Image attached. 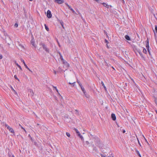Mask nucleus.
I'll use <instances>...</instances> for the list:
<instances>
[{
	"instance_id": "1",
	"label": "nucleus",
	"mask_w": 157,
	"mask_h": 157,
	"mask_svg": "<svg viewBox=\"0 0 157 157\" xmlns=\"http://www.w3.org/2000/svg\"><path fill=\"white\" fill-rule=\"evenodd\" d=\"M40 45H41L43 48V49L45 50V51L48 53H49V49L47 48V46L43 43H41L40 44Z\"/></svg>"
},
{
	"instance_id": "2",
	"label": "nucleus",
	"mask_w": 157,
	"mask_h": 157,
	"mask_svg": "<svg viewBox=\"0 0 157 157\" xmlns=\"http://www.w3.org/2000/svg\"><path fill=\"white\" fill-rule=\"evenodd\" d=\"M155 29H153V31L154 33L155 38L156 39L157 37V26L155 25Z\"/></svg>"
},
{
	"instance_id": "3",
	"label": "nucleus",
	"mask_w": 157,
	"mask_h": 157,
	"mask_svg": "<svg viewBox=\"0 0 157 157\" xmlns=\"http://www.w3.org/2000/svg\"><path fill=\"white\" fill-rule=\"evenodd\" d=\"M21 61L22 62H23V63L24 64V66L25 67V68H26L28 70L32 73H33V71L30 69L27 66V65L25 64L24 60L23 59H21Z\"/></svg>"
},
{
	"instance_id": "4",
	"label": "nucleus",
	"mask_w": 157,
	"mask_h": 157,
	"mask_svg": "<svg viewBox=\"0 0 157 157\" xmlns=\"http://www.w3.org/2000/svg\"><path fill=\"white\" fill-rule=\"evenodd\" d=\"M47 17L48 18H50L52 17V15L51 13V12L49 10H48L47 12Z\"/></svg>"
},
{
	"instance_id": "5",
	"label": "nucleus",
	"mask_w": 157,
	"mask_h": 157,
	"mask_svg": "<svg viewBox=\"0 0 157 157\" xmlns=\"http://www.w3.org/2000/svg\"><path fill=\"white\" fill-rule=\"evenodd\" d=\"M146 48L147 50H149V40L147 38L146 41Z\"/></svg>"
},
{
	"instance_id": "6",
	"label": "nucleus",
	"mask_w": 157,
	"mask_h": 157,
	"mask_svg": "<svg viewBox=\"0 0 157 157\" xmlns=\"http://www.w3.org/2000/svg\"><path fill=\"white\" fill-rule=\"evenodd\" d=\"M54 2L59 4H62L64 2L63 0H55Z\"/></svg>"
},
{
	"instance_id": "7",
	"label": "nucleus",
	"mask_w": 157,
	"mask_h": 157,
	"mask_svg": "<svg viewBox=\"0 0 157 157\" xmlns=\"http://www.w3.org/2000/svg\"><path fill=\"white\" fill-rule=\"evenodd\" d=\"M111 117L113 120L115 121L116 120V117L114 113H112L111 114Z\"/></svg>"
},
{
	"instance_id": "8",
	"label": "nucleus",
	"mask_w": 157,
	"mask_h": 157,
	"mask_svg": "<svg viewBox=\"0 0 157 157\" xmlns=\"http://www.w3.org/2000/svg\"><path fill=\"white\" fill-rule=\"evenodd\" d=\"M137 52L139 53V54L140 55V56L143 58H144L143 55L141 52L140 50H138L137 51Z\"/></svg>"
},
{
	"instance_id": "9",
	"label": "nucleus",
	"mask_w": 157,
	"mask_h": 157,
	"mask_svg": "<svg viewBox=\"0 0 157 157\" xmlns=\"http://www.w3.org/2000/svg\"><path fill=\"white\" fill-rule=\"evenodd\" d=\"M125 38L128 40H130L131 39L130 37L128 35H126L125 36Z\"/></svg>"
},
{
	"instance_id": "10",
	"label": "nucleus",
	"mask_w": 157,
	"mask_h": 157,
	"mask_svg": "<svg viewBox=\"0 0 157 157\" xmlns=\"http://www.w3.org/2000/svg\"><path fill=\"white\" fill-rule=\"evenodd\" d=\"M62 61H63V64H65V65H67L68 67L69 66V64L66 61H65V60H64L63 59V60Z\"/></svg>"
},
{
	"instance_id": "11",
	"label": "nucleus",
	"mask_w": 157,
	"mask_h": 157,
	"mask_svg": "<svg viewBox=\"0 0 157 157\" xmlns=\"http://www.w3.org/2000/svg\"><path fill=\"white\" fill-rule=\"evenodd\" d=\"M58 21L60 23L61 25H62V27L63 28H64V26H63V23L62 21L59 20Z\"/></svg>"
},
{
	"instance_id": "12",
	"label": "nucleus",
	"mask_w": 157,
	"mask_h": 157,
	"mask_svg": "<svg viewBox=\"0 0 157 157\" xmlns=\"http://www.w3.org/2000/svg\"><path fill=\"white\" fill-rule=\"evenodd\" d=\"M102 4H103L104 6L107 8H108L109 7V5H108L107 4H106V3L103 2L102 3H101Z\"/></svg>"
},
{
	"instance_id": "13",
	"label": "nucleus",
	"mask_w": 157,
	"mask_h": 157,
	"mask_svg": "<svg viewBox=\"0 0 157 157\" xmlns=\"http://www.w3.org/2000/svg\"><path fill=\"white\" fill-rule=\"evenodd\" d=\"M29 93L30 94L31 96H32L33 95V91L32 90H31V89L29 90Z\"/></svg>"
},
{
	"instance_id": "14",
	"label": "nucleus",
	"mask_w": 157,
	"mask_h": 157,
	"mask_svg": "<svg viewBox=\"0 0 157 157\" xmlns=\"http://www.w3.org/2000/svg\"><path fill=\"white\" fill-rule=\"evenodd\" d=\"M101 84L102 86H103V87L104 88L105 90H107L105 86V85L103 82L102 81H101Z\"/></svg>"
},
{
	"instance_id": "15",
	"label": "nucleus",
	"mask_w": 157,
	"mask_h": 157,
	"mask_svg": "<svg viewBox=\"0 0 157 157\" xmlns=\"http://www.w3.org/2000/svg\"><path fill=\"white\" fill-rule=\"evenodd\" d=\"M9 131L11 133H13L14 135V132L13 129L12 128H11L9 130Z\"/></svg>"
},
{
	"instance_id": "16",
	"label": "nucleus",
	"mask_w": 157,
	"mask_h": 157,
	"mask_svg": "<svg viewBox=\"0 0 157 157\" xmlns=\"http://www.w3.org/2000/svg\"><path fill=\"white\" fill-rule=\"evenodd\" d=\"M16 65L20 68V69L21 70H22V69L21 67V66L19 65L18 63H17L16 62H15Z\"/></svg>"
},
{
	"instance_id": "17",
	"label": "nucleus",
	"mask_w": 157,
	"mask_h": 157,
	"mask_svg": "<svg viewBox=\"0 0 157 157\" xmlns=\"http://www.w3.org/2000/svg\"><path fill=\"white\" fill-rule=\"evenodd\" d=\"M5 126L7 127V128L9 130L11 128L7 124H5Z\"/></svg>"
},
{
	"instance_id": "18",
	"label": "nucleus",
	"mask_w": 157,
	"mask_h": 157,
	"mask_svg": "<svg viewBox=\"0 0 157 157\" xmlns=\"http://www.w3.org/2000/svg\"><path fill=\"white\" fill-rule=\"evenodd\" d=\"M143 53L147 54V51L145 48H144L143 51Z\"/></svg>"
},
{
	"instance_id": "19",
	"label": "nucleus",
	"mask_w": 157,
	"mask_h": 157,
	"mask_svg": "<svg viewBox=\"0 0 157 157\" xmlns=\"http://www.w3.org/2000/svg\"><path fill=\"white\" fill-rule=\"evenodd\" d=\"M44 26H45V29L47 31H49V29L48 27L45 25V24L44 25Z\"/></svg>"
},
{
	"instance_id": "20",
	"label": "nucleus",
	"mask_w": 157,
	"mask_h": 157,
	"mask_svg": "<svg viewBox=\"0 0 157 157\" xmlns=\"http://www.w3.org/2000/svg\"><path fill=\"white\" fill-rule=\"evenodd\" d=\"M75 82H73L72 83H71V82H69V84H71V85H73V86H74L75 85Z\"/></svg>"
},
{
	"instance_id": "21",
	"label": "nucleus",
	"mask_w": 157,
	"mask_h": 157,
	"mask_svg": "<svg viewBox=\"0 0 157 157\" xmlns=\"http://www.w3.org/2000/svg\"><path fill=\"white\" fill-rule=\"evenodd\" d=\"M66 135L68 137H70L71 136L70 134L68 132H66Z\"/></svg>"
},
{
	"instance_id": "22",
	"label": "nucleus",
	"mask_w": 157,
	"mask_h": 157,
	"mask_svg": "<svg viewBox=\"0 0 157 157\" xmlns=\"http://www.w3.org/2000/svg\"><path fill=\"white\" fill-rule=\"evenodd\" d=\"M74 130H75V131L76 132V133L78 134V133H79V132L78 131V129H77L76 128H74Z\"/></svg>"
},
{
	"instance_id": "23",
	"label": "nucleus",
	"mask_w": 157,
	"mask_h": 157,
	"mask_svg": "<svg viewBox=\"0 0 157 157\" xmlns=\"http://www.w3.org/2000/svg\"><path fill=\"white\" fill-rule=\"evenodd\" d=\"M77 82L78 83L80 86H82V84L81 83V82H80L79 81H78V80H77Z\"/></svg>"
},
{
	"instance_id": "24",
	"label": "nucleus",
	"mask_w": 157,
	"mask_h": 157,
	"mask_svg": "<svg viewBox=\"0 0 157 157\" xmlns=\"http://www.w3.org/2000/svg\"><path fill=\"white\" fill-rule=\"evenodd\" d=\"M84 95L87 98H89V95L88 94H86V93L85 94H84Z\"/></svg>"
},
{
	"instance_id": "25",
	"label": "nucleus",
	"mask_w": 157,
	"mask_h": 157,
	"mask_svg": "<svg viewBox=\"0 0 157 157\" xmlns=\"http://www.w3.org/2000/svg\"><path fill=\"white\" fill-rule=\"evenodd\" d=\"M12 90L14 92V93L16 94H17V92H16L15 90H14V89L12 87H11Z\"/></svg>"
},
{
	"instance_id": "26",
	"label": "nucleus",
	"mask_w": 157,
	"mask_h": 157,
	"mask_svg": "<svg viewBox=\"0 0 157 157\" xmlns=\"http://www.w3.org/2000/svg\"><path fill=\"white\" fill-rule=\"evenodd\" d=\"M14 78L16 79L17 80H18V81H19V79L17 78V76L16 75H14Z\"/></svg>"
},
{
	"instance_id": "27",
	"label": "nucleus",
	"mask_w": 157,
	"mask_h": 157,
	"mask_svg": "<svg viewBox=\"0 0 157 157\" xmlns=\"http://www.w3.org/2000/svg\"><path fill=\"white\" fill-rule=\"evenodd\" d=\"M71 10L72 12L74 13H75V14H76V12H75V11L73 9H72V8H71V9L70 10Z\"/></svg>"
},
{
	"instance_id": "28",
	"label": "nucleus",
	"mask_w": 157,
	"mask_h": 157,
	"mask_svg": "<svg viewBox=\"0 0 157 157\" xmlns=\"http://www.w3.org/2000/svg\"><path fill=\"white\" fill-rule=\"evenodd\" d=\"M60 59H61L62 61L63 60V56H62L61 55V54H60Z\"/></svg>"
},
{
	"instance_id": "29",
	"label": "nucleus",
	"mask_w": 157,
	"mask_h": 157,
	"mask_svg": "<svg viewBox=\"0 0 157 157\" xmlns=\"http://www.w3.org/2000/svg\"><path fill=\"white\" fill-rule=\"evenodd\" d=\"M137 154L140 157H141V156L138 151H137Z\"/></svg>"
},
{
	"instance_id": "30",
	"label": "nucleus",
	"mask_w": 157,
	"mask_h": 157,
	"mask_svg": "<svg viewBox=\"0 0 157 157\" xmlns=\"http://www.w3.org/2000/svg\"><path fill=\"white\" fill-rule=\"evenodd\" d=\"M80 87L81 89L82 90V91L85 90L84 88L82 86Z\"/></svg>"
},
{
	"instance_id": "31",
	"label": "nucleus",
	"mask_w": 157,
	"mask_h": 157,
	"mask_svg": "<svg viewBox=\"0 0 157 157\" xmlns=\"http://www.w3.org/2000/svg\"><path fill=\"white\" fill-rule=\"evenodd\" d=\"M79 137L82 141L84 140L83 137L81 135L80 136H79Z\"/></svg>"
},
{
	"instance_id": "32",
	"label": "nucleus",
	"mask_w": 157,
	"mask_h": 157,
	"mask_svg": "<svg viewBox=\"0 0 157 157\" xmlns=\"http://www.w3.org/2000/svg\"><path fill=\"white\" fill-rule=\"evenodd\" d=\"M31 42V43H32V44L34 46V43H35L32 40Z\"/></svg>"
},
{
	"instance_id": "33",
	"label": "nucleus",
	"mask_w": 157,
	"mask_h": 157,
	"mask_svg": "<svg viewBox=\"0 0 157 157\" xmlns=\"http://www.w3.org/2000/svg\"><path fill=\"white\" fill-rule=\"evenodd\" d=\"M53 87L55 88V90L58 92V90L56 88V86H53Z\"/></svg>"
},
{
	"instance_id": "34",
	"label": "nucleus",
	"mask_w": 157,
	"mask_h": 157,
	"mask_svg": "<svg viewBox=\"0 0 157 157\" xmlns=\"http://www.w3.org/2000/svg\"><path fill=\"white\" fill-rule=\"evenodd\" d=\"M18 26V25L17 23H15V24H14V26L15 27H17Z\"/></svg>"
},
{
	"instance_id": "35",
	"label": "nucleus",
	"mask_w": 157,
	"mask_h": 157,
	"mask_svg": "<svg viewBox=\"0 0 157 157\" xmlns=\"http://www.w3.org/2000/svg\"><path fill=\"white\" fill-rule=\"evenodd\" d=\"M155 104L157 105V99H155Z\"/></svg>"
},
{
	"instance_id": "36",
	"label": "nucleus",
	"mask_w": 157,
	"mask_h": 157,
	"mask_svg": "<svg viewBox=\"0 0 157 157\" xmlns=\"http://www.w3.org/2000/svg\"><path fill=\"white\" fill-rule=\"evenodd\" d=\"M2 58V56L1 54H0V59H1Z\"/></svg>"
},
{
	"instance_id": "37",
	"label": "nucleus",
	"mask_w": 157,
	"mask_h": 157,
	"mask_svg": "<svg viewBox=\"0 0 157 157\" xmlns=\"http://www.w3.org/2000/svg\"><path fill=\"white\" fill-rule=\"evenodd\" d=\"M82 92L84 94H85L86 93V92L85 90H83Z\"/></svg>"
},
{
	"instance_id": "38",
	"label": "nucleus",
	"mask_w": 157,
	"mask_h": 157,
	"mask_svg": "<svg viewBox=\"0 0 157 157\" xmlns=\"http://www.w3.org/2000/svg\"><path fill=\"white\" fill-rule=\"evenodd\" d=\"M147 51H148V52L149 53V54L150 55H151V52H150V49L147 50Z\"/></svg>"
},
{
	"instance_id": "39",
	"label": "nucleus",
	"mask_w": 157,
	"mask_h": 157,
	"mask_svg": "<svg viewBox=\"0 0 157 157\" xmlns=\"http://www.w3.org/2000/svg\"><path fill=\"white\" fill-rule=\"evenodd\" d=\"M19 45H20V46H21L22 48H24V47L23 45H21V44H20Z\"/></svg>"
},
{
	"instance_id": "40",
	"label": "nucleus",
	"mask_w": 157,
	"mask_h": 157,
	"mask_svg": "<svg viewBox=\"0 0 157 157\" xmlns=\"http://www.w3.org/2000/svg\"><path fill=\"white\" fill-rule=\"evenodd\" d=\"M86 143L87 145H88L89 144V143L88 141H86Z\"/></svg>"
},
{
	"instance_id": "41",
	"label": "nucleus",
	"mask_w": 157,
	"mask_h": 157,
	"mask_svg": "<svg viewBox=\"0 0 157 157\" xmlns=\"http://www.w3.org/2000/svg\"><path fill=\"white\" fill-rule=\"evenodd\" d=\"M101 157H106L105 156H104L103 155L101 154Z\"/></svg>"
},
{
	"instance_id": "42",
	"label": "nucleus",
	"mask_w": 157,
	"mask_h": 157,
	"mask_svg": "<svg viewBox=\"0 0 157 157\" xmlns=\"http://www.w3.org/2000/svg\"><path fill=\"white\" fill-rule=\"evenodd\" d=\"M68 8H69V9H70V10H71V9L72 8H71V7L70 6H68Z\"/></svg>"
},
{
	"instance_id": "43",
	"label": "nucleus",
	"mask_w": 157,
	"mask_h": 157,
	"mask_svg": "<svg viewBox=\"0 0 157 157\" xmlns=\"http://www.w3.org/2000/svg\"><path fill=\"white\" fill-rule=\"evenodd\" d=\"M77 135L79 137L81 135V134H80V132L79 133H78V134H77Z\"/></svg>"
},
{
	"instance_id": "44",
	"label": "nucleus",
	"mask_w": 157,
	"mask_h": 157,
	"mask_svg": "<svg viewBox=\"0 0 157 157\" xmlns=\"http://www.w3.org/2000/svg\"><path fill=\"white\" fill-rule=\"evenodd\" d=\"M19 125L21 127L22 129H23V128H24L20 124H19Z\"/></svg>"
},
{
	"instance_id": "45",
	"label": "nucleus",
	"mask_w": 157,
	"mask_h": 157,
	"mask_svg": "<svg viewBox=\"0 0 157 157\" xmlns=\"http://www.w3.org/2000/svg\"><path fill=\"white\" fill-rule=\"evenodd\" d=\"M105 42H106V43H108V41L106 39L105 40Z\"/></svg>"
},
{
	"instance_id": "46",
	"label": "nucleus",
	"mask_w": 157,
	"mask_h": 157,
	"mask_svg": "<svg viewBox=\"0 0 157 157\" xmlns=\"http://www.w3.org/2000/svg\"><path fill=\"white\" fill-rule=\"evenodd\" d=\"M10 157H15L13 155H11L10 156Z\"/></svg>"
},
{
	"instance_id": "47",
	"label": "nucleus",
	"mask_w": 157,
	"mask_h": 157,
	"mask_svg": "<svg viewBox=\"0 0 157 157\" xmlns=\"http://www.w3.org/2000/svg\"><path fill=\"white\" fill-rule=\"evenodd\" d=\"M23 129L25 132V133H26V130H25V129L24 128H23Z\"/></svg>"
},
{
	"instance_id": "48",
	"label": "nucleus",
	"mask_w": 157,
	"mask_h": 157,
	"mask_svg": "<svg viewBox=\"0 0 157 157\" xmlns=\"http://www.w3.org/2000/svg\"><path fill=\"white\" fill-rule=\"evenodd\" d=\"M23 129L25 132V133H26V130H25V129L24 128H23Z\"/></svg>"
},
{
	"instance_id": "49",
	"label": "nucleus",
	"mask_w": 157,
	"mask_h": 157,
	"mask_svg": "<svg viewBox=\"0 0 157 157\" xmlns=\"http://www.w3.org/2000/svg\"><path fill=\"white\" fill-rule=\"evenodd\" d=\"M23 129L25 132V133H26V130H25V129L24 128H23Z\"/></svg>"
},
{
	"instance_id": "50",
	"label": "nucleus",
	"mask_w": 157,
	"mask_h": 157,
	"mask_svg": "<svg viewBox=\"0 0 157 157\" xmlns=\"http://www.w3.org/2000/svg\"><path fill=\"white\" fill-rule=\"evenodd\" d=\"M65 4L67 6V7L69 6L67 3H65Z\"/></svg>"
},
{
	"instance_id": "51",
	"label": "nucleus",
	"mask_w": 157,
	"mask_h": 157,
	"mask_svg": "<svg viewBox=\"0 0 157 157\" xmlns=\"http://www.w3.org/2000/svg\"><path fill=\"white\" fill-rule=\"evenodd\" d=\"M65 4L67 6V7L69 6L67 3H65Z\"/></svg>"
},
{
	"instance_id": "52",
	"label": "nucleus",
	"mask_w": 157,
	"mask_h": 157,
	"mask_svg": "<svg viewBox=\"0 0 157 157\" xmlns=\"http://www.w3.org/2000/svg\"><path fill=\"white\" fill-rule=\"evenodd\" d=\"M75 111L77 112V113H78V110L77 109H76L75 110Z\"/></svg>"
},
{
	"instance_id": "53",
	"label": "nucleus",
	"mask_w": 157,
	"mask_h": 157,
	"mask_svg": "<svg viewBox=\"0 0 157 157\" xmlns=\"http://www.w3.org/2000/svg\"><path fill=\"white\" fill-rule=\"evenodd\" d=\"M125 130H123V133H125Z\"/></svg>"
},
{
	"instance_id": "54",
	"label": "nucleus",
	"mask_w": 157,
	"mask_h": 157,
	"mask_svg": "<svg viewBox=\"0 0 157 157\" xmlns=\"http://www.w3.org/2000/svg\"><path fill=\"white\" fill-rule=\"evenodd\" d=\"M28 136H29V137H30V138L31 137V136L30 135V134H29V135H28Z\"/></svg>"
},
{
	"instance_id": "55",
	"label": "nucleus",
	"mask_w": 157,
	"mask_h": 157,
	"mask_svg": "<svg viewBox=\"0 0 157 157\" xmlns=\"http://www.w3.org/2000/svg\"><path fill=\"white\" fill-rule=\"evenodd\" d=\"M30 139L32 141H33V139H32V137H31L30 138Z\"/></svg>"
},
{
	"instance_id": "56",
	"label": "nucleus",
	"mask_w": 157,
	"mask_h": 157,
	"mask_svg": "<svg viewBox=\"0 0 157 157\" xmlns=\"http://www.w3.org/2000/svg\"><path fill=\"white\" fill-rule=\"evenodd\" d=\"M99 2H98V3H101L100 2L101 1V0H99Z\"/></svg>"
},
{
	"instance_id": "57",
	"label": "nucleus",
	"mask_w": 157,
	"mask_h": 157,
	"mask_svg": "<svg viewBox=\"0 0 157 157\" xmlns=\"http://www.w3.org/2000/svg\"><path fill=\"white\" fill-rule=\"evenodd\" d=\"M138 140V142L139 144L140 145V142H139V140Z\"/></svg>"
},
{
	"instance_id": "58",
	"label": "nucleus",
	"mask_w": 157,
	"mask_h": 157,
	"mask_svg": "<svg viewBox=\"0 0 157 157\" xmlns=\"http://www.w3.org/2000/svg\"><path fill=\"white\" fill-rule=\"evenodd\" d=\"M112 68H113L114 70H115V69H114V68L113 67H112Z\"/></svg>"
},
{
	"instance_id": "59",
	"label": "nucleus",
	"mask_w": 157,
	"mask_h": 157,
	"mask_svg": "<svg viewBox=\"0 0 157 157\" xmlns=\"http://www.w3.org/2000/svg\"><path fill=\"white\" fill-rule=\"evenodd\" d=\"M54 73L55 74H56V71H54Z\"/></svg>"
},
{
	"instance_id": "60",
	"label": "nucleus",
	"mask_w": 157,
	"mask_h": 157,
	"mask_svg": "<svg viewBox=\"0 0 157 157\" xmlns=\"http://www.w3.org/2000/svg\"><path fill=\"white\" fill-rule=\"evenodd\" d=\"M30 1H32L33 0H29Z\"/></svg>"
},
{
	"instance_id": "61",
	"label": "nucleus",
	"mask_w": 157,
	"mask_h": 157,
	"mask_svg": "<svg viewBox=\"0 0 157 157\" xmlns=\"http://www.w3.org/2000/svg\"><path fill=\"white\" fill-rule=\"evenodd\" d=\"M112 157H113V156H112Z\"/></svg>"
}]
</instances>
